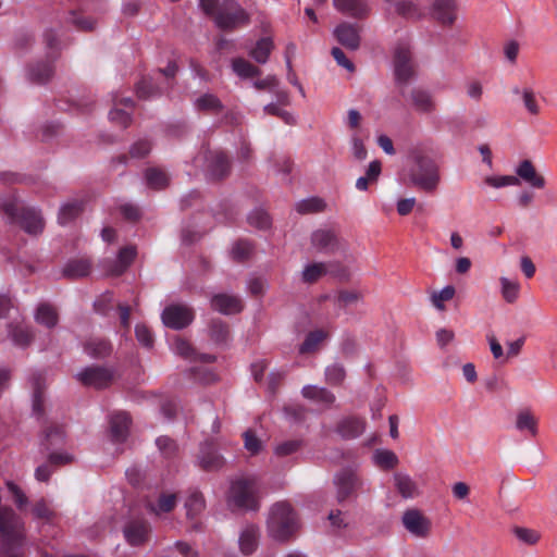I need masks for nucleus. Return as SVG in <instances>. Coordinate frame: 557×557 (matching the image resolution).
<instances>
[{
    "label": "nucleus",
    "mask_w": 557,
    "mask_h": 557,
    "mask_svg": "<svg viewBox=\"0 0 557 557\" xmlns=\"http://www.w3.org/2000/svg\"><path fill=\"white\" fill-rule=\"evenodd\" d=\"M299 528V517L289 503L277 502L271 506L267 518V532L271 539L286 542Z\"/></svg>",
    "instance_id": "1"
},
{
    "label": "nucleus",
    "mask_w": 557,
    "mask_h": 557,
    "mask_svg": "<svg viewBox=\"0 0 557 557\" xmlns=\"http://www.w3.org/2000/svg\"><path fill=\"white\" fill-rule=\"evenodd\" d=\"M261 499V485L253 475H239L231 482L227 493V503L230 506L256 510L259 508Z\"/></svg>",
    "instance_id": "2"
},
{
    "label": "nucleus",
    "mask_w": 557,
    "mask_h": 557,
    "mask_svg": "<svg viewBox=\"0 0 557 557\" xmlns=\"http://www.w3.org/2000/svg\"><path fill=\"white\" fill-rule=\"evenodd\" d=\"M410 181L419 189L432 193L441 182L440 168L433 160H420L417 169L410 174Z\"/></svg>",
    "instance_id": "3"
},
{
    "label": "nucleus",
    "mask_w": 557,
    "mask_h": 557,
    "mask_svg": "<svg viewBox=\"0 0 557 557\" xmlns=\"http://www.w3.org/2000/svg\"><path fill=\"white\" fill-rule=\"evenodd\" d=\"M393 73L397 84H407L413 77L411 52L408 45H398L394 50Z\"/></svg>",
    "instance_id": "4"
},
{
    "label": "nucleus",
    "mask_w": 557,
    "mask_h": 557,
    "mask_svg": "<svg viewBox=\"0 0 557 557\" xmlns=\"http://www.w3.org/2000/svg\"><path fill=\"white\" fill-rule=\"evenodd\" d=\"M406 531L418 539H425L432 530V522L422 511L416 508L407 509L401 516Z\"/></svg>",
    "instance_id": "5"
},
{
    "label": "nucleus",
    "mask_w": 557,
    "mask_h": 557,
    "mask_svg": "<svg viewBox=\"0 0 557 557\" xmlns=\"http://www.w3.org/2000/svg\"><path fill=\"white\" fill-rule=\"evenodd\" d=\"M334 484L337 499L343 502L360 490L363 486V481L354 470L344 469L335 475Z\"/></svg>",
    "instance_id": "6"
},
{
    "label": "nucleus",
    "mask_w": 557,
    "mask_h": 557,
    "mask_svg": "<svg viewBox=\"0 0 557 557\" xmlns=\"http://www.w3.org/2000/svg\"><path fill=\"white\" fill-rule=\"evenodd\" d=\"M162 322L165 326L180 330L187 326L194 319L193 311L182 305H171L162 312Z\"/></svg>",
    "instance_id": "7"
},
{
    "label": "nucleus",
    "mask_w": 557,
    "mask_h": 557,
    "mask_svg": "<svg viewBox=\"0 0 557 557\" xmlns=\"http://www.w3.org/2000/svg\"><path fill=\"white\" fill-rule=\"evenodd\" d=\"M250 22L249 13L236 7L231 10L220 11L215 15V23L222 28H235L238 26L247 25Z\"/></svg>",
    "instance_id": "8"
},
{
    "label": "nucleus",
    "mask_w": 557,
    "mask_h": 557,
    "mask_svg": "<svg viewBox=\"0 0 557 557\" xmlns=\"http://www.w3.org/2000/svg\"><path fill=\"white\" fill-rule=\"evenodd\" d=\"M516 177H518L519 184L522 181L532 188L542 189L545 186V178L536 172L529 160H523L517 165Z\"/></svg>",
    "instance_id": "9"
},
{
    "label": "nucleus",
    "mask_w": 557,
    "mask_h": 557,
    "mask_svg": "<svg viewBox=\"0 0 557 557\" xmlns=\"http://www.w3.org/2000/svg\"><path fill=\"white\" fill-rule=\"evenodd\" d=\"M76 376L85 385L101 387L112 379V372L100 367H89L79 371Z\"/></svg>",
    "instance_id": "10"
},
{
    "label": "nucleus",
    "mask_w": 557,
    "mask_h": 557,
    "mask_svg": "<svg viewBox=\"0 0 557 557\" xmlns=\"http://www.w3.org/2000/svg\"><path fill=\"white\" fill-rule=\"evenodd\" d=\"M211 307L223 314H235L242 311V300L231 294H218L211 299Z\"/></svg>",
    "instance_id": "11"
},
{
    "label": "nucleus",
    "mask_w": 557,
    "mask_h": 557,
    "mask_svg": "<svg viewBox=\"0 0 557 557\" xmlns=\"http://www.w3.org/2000/svg\"><path fill=\"white\" fill-rule=\"evenodd\" d=\"M499 295L509 305L518 301L521 294V284L516 276L500 275L498 278Z\"/></svg>",
    "instance_id": "12"
},
{
    "label": "nucleus",
    "mask_w": 557,
    "mask_h": 557,
    "mask_svg": "<svg viewBox=\"0 0 557 557\" xmlns=\"http://www.w3.org/2000/svg\"><path fill=\"white\" fill-rule=\"evenodd\" d=\"M333 34L338 42L346 48L351 50L358 49L360 45V36L356 25L343 23L334 29Z\"/></svg>",
    "instance_id": "13"
},
{
    "label": "nucleus",
    "mask_w": 557,
    "mask_h": 557,
    "mask_svg": "<svg viewBox=\"0 0 557 557\" xmlns=\"http://www.w3.org/2000/svg\"><path fill=\"white\" fill-rule=\"evenodd\" d=\"M394 485L398 494L406 499L416 498L421 493L416 480L404 472H397L394 474Z\"/></svg>",
    "instance_id": "14"
},
{
    "label": "nucleus",
    "mask_w": 557,
    "mask_h": 557,
    "mask_svg": "<svg viewBox=\"0 0 557 557\" xmlns=\"http://www.w3.org/2000/svg\"><path fill=\"white\" fill-rule=\"evenodd\" d=\"M433 11L435 18L444 25H453L457 18L456 0H434Z\"/></svg>",
    "instance_id": "15"
},
{
    "label": "nucleus",
    "mask_w": 557,
    "mask_h": 557,
    "mask_svg": "<svg viewBox=\"0 0 557 557\" xmlns=\"http://www.w3.org/2000/svg\"><path fill=\"white\" fill-rule=\"evenodd\" d=\"M133 101L129 98H121L114 102L113 109L110 111V121L121 127H126L131 121Z\"/></svg>",
    "instance_id": "16"
},
{
    "label": "nucleus",
    "mask_w": 557,
    "mask_h": 557,
    "mask_svg": "<svg viewBox=\"0 0 557 557\" xmlns=\"http://www.w3.org/2000/svg\"><path fill=\"white\" fill-rule=\"evenodd\" d=\"M259 536L260 534L257 525L248 524L244 527L238 537L240 552L245 555L252 554L258 547Z\"/></svg>",
    "instance_id": "17"
},
{
    "label": "nucleus",
    "mask_w": 557,
    "mask_h": 557,
    "mask_svg": "<svg viewBox=\"0 0 557 557\" xmlns=\"http://www.w3.org/2000/svg\"><path fill=\"white\" fill-rule=\"evenodd\" d=\"M413 110L420 114H431L435 111V101L432 95L422 89H413L410 94Z\"/></svg>",
    "instance_id": "18"
},
{
    "label": "nucleus",
    "mask_w": 557,
    "mask_h": 557,
    "mask_svg": "<svg viewBox=\"0 0 557 557\" xmlns=\"http://www.w3.org/2000/svg\"><path fill=\"white\" fill-rule=\"evenodd\" d=\"M539 420L535 414L529 410H520L515 420V428L521 433L529 434L530 436H536L539 433Z\"/></svg>",
    "instance_id": "19"
},
{
    "label": "nucleus",
    "mask_w": 557,
    "mask_h": 557,
    "mask_svg": "<svg viewBox=\"0 0 557 557\" xmlns=\"http://www.w3.org/2000/svg\"><path fill=\"white\" fill-rule=\"evenodd\" d=\"M148 534V525L140 521L131 522L124 529V536L131 545L143 544L147 540Z\"/></svg>",
    "instance_id": "20"
},
{
    "label": "nucleus",
    "mask_w": 557,
    "mask_h": 557,
    "mask_svg": "<svg viewBox=\"0 0 557 557\" xmlns=\"http://www.w3.org/2000/svg\"><path fill=\"white\" fill-rule=\"evenodd\" d=\"M333 4L338 11L354 17L363 16L369 12L364 0H333Z\"/></svg>",
    "instance_id": "21"
},
{
    "label": "nucleus",
    "mask_w": 557,
    "mask_h": 557,
    "mask_svg": "<svg viewBox=\"0 0 557 557\" xmlns=\"http://www.w3.org/2000/svg\"><path fill=\"white\" fill-rule=\"evenodd\" d=\"M129 417L125 412H117L111 418V436L115 442H123L128 433Z\"/></svg>",
    "instance_id": "22"
},
{
    "label": "nucleus",
    "mask_w": 557,
    "mask_h": 557,
    "mask_svg": "<svg viewBox=\"0 0 557 557\" xmlns=\"http://www.w3.org/2000/svg\"><path fill=\"white\" fill-rule=\"evenodd\" d=\"M313 246L322 251H333L341 246L339 242L331 231L319 230L312 235Z\"/></svg>",
    "instance_id": "23"
},
{
    "label": "nucleus",
    "mask_w": 557,
    "mask_h": 557,
    "mask_svg": "<svg viewBox=\"0 0 557 557\" xmlns=\"http://www.w3.org/2000/svg\"><path fill=\"white\" fill-rule=\"evenodd\" d=\"M456 295V288L453 285H446L442 289L430 293V302L438 311L446 310V302L450 301Z\"/></svg>",
    "instance_id": "24"
},
{
    "label": "nucleus",
    "mask_w": 557,
    "mask_h": 557,
    "mask_svg": "<svg viewBox=\"0 0 557 557\" xmlns=\"http://www.w3.org/2000/svg\"><path fill=\"white\" fill-rule=\"evenodd\" d=\"M274 42L271 37L259 39L255 47L249 51L250 57L258 63H265L269 60Z\"/></svg>",
    "instance_id": "25"
},
{
    "label": "nucleus",
    "mask_w": 557,
    "mask_h": 557,
    "mask_svg": "<svg viewBox=\"0 0 557 557\" xmlns=\"http://www.w3.org/2000/svg\"><path fill=\"white\" fill-rule=\"evenodd\" d=\"M372 459L376 467L384 470L394 469L399 463L397 455L389 449H376L373 453Z\"/></svg>",
    "instance_id": "26"
},
{
    "label": "nucleus",
    "mask_w": 557,
    "mask_h": 557,
    "mask_svg": "<svg viewBox=\"0 0 557 557\" xmlns=\"http://www.w3.org/2000/svg\"><path fill=\"white\" fill-rule=\"evenodd\" d=\"M22 225L29 234H38L44 228V220L41 214L36 210H27L22 218Z\"/></svg>",
    "instance_id": "27"
},
{
    "label": "nucleus",
    "mask_w": 557,
    "mask_h": 557,
    "mask_svg": "<svg viewBox=\"0 0 557 557\" xmlns=\"http://www.w3.org/2000/svg\"><path fill=\"white\" fill-rule=\"evenodd\" d=\"M176 505V496L173 493L161 494L156 503L149 504V509L157 516L171 511Z\"/></svg>",
    "instance_id": "28"
},
{
    "label": "nucleus",
    "mask_w": 557,
    "mask_h": 557,
    "mask_svg": "<svg viewBox=\"0 0 557 557\" xmlns=\"http://www.w3.org/2000/svg\"><path fill=\"white\" fill-rule=\"evenodd\" d=\"M366 423L359 418H347L342 421L339 432L345 437H357L363 433Z\"/></svg>",
    "instance_id": "29"
},
{
    "label": "nucleus",
    "mask_w": 557,
    "mask_h": 557,
    "mask_svg": "<svg viewBox=\"0 0 557 557\" xmlns=\"http://www.w3.org/2000/svg\"><path fill=\"white\" fill-rule=\"evenodd\" d=\"M63 272L73 278L86 276L90 272V262L87 259L73 260L64 267Z\"/></svg>",
    "instance_id": "30"
},
{
    "label": "nucleus",
    "mask_w": 557,
    "mask_h": 557,
    "mask_svg": "<svg viewBox=\"0 0 557 557\" xmlns=\"http://www.w3.org/2000/svg\"><path fill=\"white\" fill-rule=\"evenodd\" d=\"M518 185L519 180L515 175H486L483 178V186L495 189Z\"/></svg>",
    "instance_id": "31"
},
{
    "label": "nucleus",
    "mask_w": 557,
    "mask_h": 557,
    "mask_svg": "<svg viewBox=\"0 0 557 557\" xmlns=\"http://www.w3.org/2000/svg\"><path fill=\"white\" fill-rule=\"evenodd\" d=\"M35 320L38 324L50 329L58 323V315L52 307L48 305H41L36 310Z\"/></svg>",
    "instance_id": "32"
},
{
    "label": "nucleus",
    "mask_w": 557,
    "mask_h": 557,
    "mask_svg": "<svg viewBox=\"0 0 557 557\" xmlns=\"http://www.w3.org/2000/svg\"><path fill=\"white\" fill-rule=\"evenodd\" d=\"M136 256V249L134 247L123 248L117 256V260L113 268L110 270L111 274H121L134 260Z\"/></svg>",
    "instance_id": "33"
},
{
    "label": "nucleus",
    "mask_w": 557,
    "mask_h": 557,
    "mask_svg": "<svg viewBox=\"0 0 557 557\" xmlns=\"http://www.w3.org/2000/svg\"><path fill=\"white\" fill-rule=\"evenodd\" d=\"M327 273V267L325 263L318 262V263H309L307 264L302 272H301V278L306 283H313L321 278L323 275Z\"/></svg>",
    "instance_id": "34"
},
{
    "label": "nucleus",
    "mask_w": 557,
    "mask_h": 557,
    "mask_svg": "<svg viewBox=\"0 0 557 557\" xmlns=\"http://www.w3.org/2000/svg\"><path fill=\"white\" fill-rule=\"evenodd\" d=\"M302 395L306 398L314 399L322 405H329L334 400V396L330 392L318 386H305L302 388Z\"/></svg>",
    "instance_id": "35"
},
{
    "label": "nucleus",
    "mask_w": 557,
    "mask_h": 557,
    "mask_svg": "<svg viewBox=\"0 0 557 557\" xmlns=\"http://www.w3.org/2000/svg\"><path fill=\"white\" fill-rule=\"evenodd\" d=\"M232 69L236 75L242 78H250L259 75V70L245 59L233 60Z\"/></svg>",
    "instance_id": "36"
},
{
    "label": "nucleus",
    "mask_w": 557,
    "mask_h": 557,
    "mask_svg": "<svg viewBox=\"0 0 557 557\" xmlns=\"http://www.w3.org/2000/svg\"><path fill=\"white\" fill-rule=\"evenodd\" d=\"M327 336V333L323 330H315L308 334L305 342L300 346V352L307 354L317 349L319 344L323 342Z\"/></svg>",
    "instance_id": "37"
},
{
    "label": "nucleus",
    "mask_w": 557,
    "mask_h": 557,
    "mask_svg": "<svg viewBox=\"0 0 557 557\" xmlns=\"http://www.w3.org/2000/svg\"><path fill=\"white\" fill-rule=\"evenodd\" d=\"M185 508L188 517L194 518L198 516L205 509L202 495L197 492L191 493L185 502Z\"/></svg>",
    "instance_id": "38"
},
{
    "label": "nucleus",
    "mask_w": 557,
    "mask_h": 557,
    "mask_svg": "<svg viewBox=\"0 0 557 557\" xmlns=\"http://www.w3.org/2000/svg\"><path fill=\"white\" fill-rule=\"evenodd\" d=\"M9 336L18 346H26L33 338L32 333L23 325L10 326Z\"/></svg>",
    "instance_id": "39"
},
{
    "label": "nucleus",
    "mask_w": 557,
    "mask_h": 557,
    "mask_svg": "<svg viewBox=\"0 0 557 557\" xmlns=\"http://www.w3.org/2000/svg\"><path fill=\"white\" fill-rule=\"evenodd\" d=\"M81 211V206L77 201L66 202L61 206L59 212V222L66 224L73 220Z\"/></svg>",
    "instance_id": "40"
},
{
    "label": "nucleus",
    "mask_w": 557,
    "mask_h": 557,
    "mask_svg": "<svg viewBox=\"0 0 557 557\" xmlns=\"http://www.w3.org/2000/svg\"><path fill=\"white\" fill-rule=\"evenodd\" d=\"M34 518L42 522H50L54 512L45 500H38L33 507Z\"/></svg>",
    "instance_id": "41"
},
{
    "label": "nucleus",
    "mask_w": 557,
    "mask_h": 557,
    "mask_svg": "<svg viewBox=\"0 0 557 557\" xmlns=\"http://www.w3.org/2000/svg\"><path fill=\"white\" fill-rule=\"evenodd\" d=\"M223 458L215 451L203 453L200 457V465L203 469L214 470L223 466Z\"/></svg>",
    "instance_id": "42"
},
{
    "label": "nucleus",
    "mask_w": 557,
    "mask_h": 557,
    "mask_svg": "<svg viewBox=\"0 0 557 557\" xmlns=\"http://www.w3.org/2000/svg\"><path fill=\"white\" fill-rule=\"evenodd\" d=\"M69 23H71L81 30H90L95 27L97 22L91 17L83 16L78 13L73 12L69 16Z\"/></svg>",
    "instance_id": "43"
},
{
    "label": "nucleus",
    "mask_w": 557,
    "mask_h": 557,
    "mask_svg": "<svg viewBox=\"0 0 557 557\" xmlns=\"http://www.w3.org/2000/svg\"><path fill=\"white\" fill-rule=\"evenodd\" d=\"M350 150L355 159L363 161L367 158V149L362 138L358 134H352L350 137Z\"/></svg>",
    "instance_id": "44"
},
{
    "label": "nucleus",
    "mask_w": 557,
    "mask_h": 557,
    "mask_svg": "<svg viewBox=\"0 0 557 557\" xmlns=\"http://www.w3.org/2000/svg\"><path fill=\"white\" fill-rule=\"evenodd\" d=\"M146 178L148 184L151 187L154 188H161L168 184V176L164 172L157 170V169H150L146 173Z\"/></svg>",
    "instance_id": "45"
},
{
    "label": "nucleus",
    "mask_w": 557,
    "mask_h": 557,
    "mask_svg": "<svg viewBox=\"0 0 557 557\" xmlns=\"http://www.w3.org/2000/svg\"><path fill=\"white\" fill-rule=\"evenodd\" d=\"M513 533L520 542L528 545L535 544L540 539V534L536 531L527 528L516 527Z\"/></svg>",
    "instance_id": "46"
},
{
    "label": "nucleus",
    "mask_w": 557,
    "mask_h": 557,
    "mask_svg": "<svg viewBox=\"0 0 557 557\" xmlns=\"http://www.w3.org/2000/svg\"><path fill=\"white\" fill-rule=\"evenodd\" d=\"M455 332L447 327H441L435 332L436 344L441 349H444L447 345L455 341Z\"/></svg>",
    "instance_id": "47"
},
{
    "label": "nucleus",
    "mask_w": 557,
    "mask_h": 557,
    "mask_svg": "<svg viewBox=\"0 0 557 557\" xmlns=\"http://www.w3.org/2000/svg\"><path fill=\"white\" fill-rule=\"evenodd\" d=\"M228 170L227 159L224 154L218 153L212 160V174L215 177H222Z\"/></svg>",
    "instance_id": "48"
},
{
    "label": "nucleus",
    "mask_w": 557,
    "mask_h": 557,
    "mask_svg": "<svg viewBox=\"0 0 557 557\" xmlns=\"http://www.w3.org/2000/svg\"><path fill=\"white\" fill-rule=\"evenodd\" d=\"M137 341L145 347H151L153 344V336L150 330L145 324H137L135 327Z\"/></svg>",
    "instance_id": "49"
},
{
    "label": "nucleus",
    "mask_w": 557,
    "mask_h": 557,
    "mask_svg": "<svg viewBox=\"0 0 557 557\" xmlns=\"http://www.w3.org/2000/svg\"><path fill=\"white\" fill-rule=\"evenodd\" d=\"M86 350L90 356L100 357L110 351V345L104 341H92L87 344Z\"/></svg>",
    "instance_id": "50"
},
{
    "label": "nucleus",
    "mask_w": 557,
    "mask_h": 557,
    "mask_svg": "<svg viewBox=\"0 0 557 557\" xmlns=\"http://www.w3.org/2000/svg\"><path fill=\"white\" fill-rule=\"evenodd\" d=\"M522 100L525 109L530 113L537 114L540 112V107L537 104L535 94L531 89H523Z\"/></svg>",
    "instance_id": "51"
},
{
    "label": "nucleus",
    "mask_w": 557,
    "mask_h": 557,
    "mask_svg": "<svg viewBox=\"0 0 557 557\" xmlns=\"http://www.w3.org/2000/svg\"><path fill=\"white\" fill-rule=\"evenodd\" d=\"M248 219L250 224L259 228H265L270 225L269 215L262 210H256L251 212Z\"/></svg>",
    "instance_id": "52"
},
{
    "label": "nucleus",
    "mask_w": 557,
    "mask_h": 557,
    "mask_svg": "<svg viewBox=\"0 0 557 557\" xmlns=\"http://www.w3.org/2000/svg\"><path fill=\"white\" fill-rule=\"evenodd\" d=\"M326 380L330 383L336 384L343 381L345 376V371L339 364H332L326 368L325 371Z\"/></svg>",
    "instance_id": "53"
},
{
    "label": "nucleus",
    "mask_w": 557,
    "mask_h": 557,
    "mask_svg": "<svg viewBox=\"0 0 557 557\" xmlns=\"http://www.w3.org/2000/svg\"><path fill=\"white\" fill-rule=\"evenodd\" d=\"M245 448L251 454L256 455L262 449V442L257 438L251 432L245 433Z\"/></svg>",
    "instance_id": "54"
},
{
    "label": "nucleus",
    "mask_w": 557,
    "mask_h": 557,
    "mask_svg": "<svg viewBox=\"0 0 557 557\" xmlns=\"http://www.w3.org/2000/svg\"><path fill=\"white\" fill-rule=\"evenodd\" d=\"M332 55L337 64L349 72L355 70L352 62L345 55V53L337 47L332 49Z\"/></svg>",
    "instance_id": "55"
},
{
    "label": "nucleus",
    "mask_w": 557,
    "mask_h": 557,
    "mask_svg": "<svg viewBox=\"0 0 557 557\" xmlns=\"http://www.w3.org/2000/svg\"><path fill=\"white\" fill-rule=\"evenodd\" d=\"M172 350L183 357H189L193 351L190 345L182 338H175L173 341Z\"/></svg>",
    "instance_id": "56"
},
{
    "label": "nucleus",
    "mask_w": 557,
    "mask_h": 557,
    "mask_svg": "<svg viewBox=\"0 0 557 557\" xmlns=\"http://www.w3.org/2000/svg\"><path fill=\"white\" fill-rule=\"evenodd\" d=\"M360 299V294L352 290L339 292L337 295V301L339 305L348 306L356 304Z\"/></svg>",
    "instance_id": "57"
},
{
    "label": "nucleus",
    "mask_w": 557,
    "mask_h": 557,
    "mask_svg": "<svg viewBox=\"0 0 557 557\" xmlns=\"http://www.w3.org/2000/svg\"><path fill=\"white\" fill-rule=\"evenodd\" d=\"M196 104L201 109H216L220 106V101L213 95H203L197 99Z\"/></svg>",
    "instance_id": "58"
},
{
    "label": "nucleus",
    "mask_w": 557,
    "mask_h": 557,
    "mask_svg": "<svg viewBox=\"0 0 557 557\" xmlns=\"http://www.w3.org/2000/svg\"><path fill=\"white\" fill-rule=\"evenodd\" d=\"M298 441H287L276 446L275 454L280 456H287L295 453L299 447Z\"/></svg>",
    "instance_id": "59"
},
{
    "label": "nucleus",
    "mask_w": 557,
    "mask_h": 557,
    "mask_svg": "<svg viewBox=\"0 0 557 557\" xmlns=\"http://www.w3.org/2000/svg\"><path fill=\"white\" fill-rule=\"evenodd\" d=\"M74 460V456L67 451H55L49 457V462L52 465H66Z\"/></svg>",
    "instance_id": "60"
},
{
    "label": "nucleus",
    "mask_w": 557,
    "mask_h": 557,
    "mask_svg": "<svg viewBox=\"0 0 557 557\" xmlns=\"http://www.w3.org/2000/svg\"><path fill=\"white\" fill-rule=\"evenodd\" d=\"M322 208V201L319 199H309L297 205V210L302 213L318 211Z\"/></svg>",
    "instance_id": "61"
},
{
    "label": "nucleus",
    "mask_w": 557,
    "mask_h": 557,
    "mask_svg": "<svg viewBox=\"0 0 557 557\" xmlns=\"http://www.w3.org/2000/svg\"><path fill=\"white\" fill-rule=\"evenodd\" d=\"M251 251V245L247 242H238L232 248V255L237 259L247 257Z\"/></svg>",
    "instance_id": "62"
},
{
    "label": "nucleus",
    "mask_w": 557,
    "mask_h": 557,
    "mask_svg": "<svg viewBox=\"0 0 557 557\" xmlns=\"http://www.w3.org/2000/svg\"><path fill=\"white\" fill-rule=\"evenodd\" d=\"M396 11L408 17L417 15V8L411 1H400L396 4Z\"/></svg>",
    "instance_id": "63"
},
{
    "label": "nucleus",
    "mask_w": 557,
    "mask_h": 557,
    "mask_svg": "<svg viewBox=\"0 0 557 557\" xmlns=\"http://www.w3.org/2000/svg\"><path fill=\"white\" fill-rule=\"evenodd\" d=\"M150 144L147 140L135 143L131 149V154L136 158L145 157L150 151Z\"/></svg>",
    "instance_id": "64"
}]
</instances>
